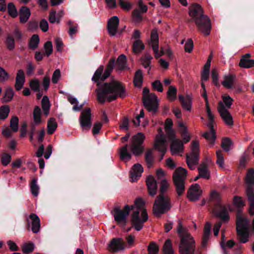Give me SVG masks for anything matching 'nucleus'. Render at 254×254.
Segmentation results:
<instances>
[{
  "mask_svg": "<svg viewBox=\"0 0 254 254\" xmlns=\"http://www.w3.org/2000/svg\"><path fill=\"white\" fill-rule=\"evenodd\" d=\"M119 24V19L117 16H114L109 19L107 24V29L110 36H114L116 35L117 33Z\"/></svg>",
  "mask_w": 254,
  "mask_h": 254,
  "instance_id": "nucleus-19",
  "label": "nucleus"
},
{
  "mask_svg": "<svg viewBox=\"0 0 254 254\" xmlns=\"http://www.w3.org/2000/svg\"><path fill=\"white\" fill-rule=\"evenodd\" d=\"M40 42V38L38 35L34 34L31 37L29 44L28 47L32 50H34L37 48L38 44Z\"/></svg>",
  "mask_w": 254,
  "mask_h": 254,
  "instance_id": "nucleus-39",
  "label": "nucleus"
},
{
  "mask_svg": "<svg viewBox=\"0 0 254 254\" xmlns=\"http://www.w3.org/2000/svg\"><path fill=\"white\" fill-rule=\"evenodd\" d=\"M187 175V170L181 167L177 168L173 173V182L178 197L182 195L185 192Z\"/></svg>",
  "mask_w": 254,
  "mask_h": 254,
  "instance_id": "nucleus-8",
  "label": "nucleus"
},
{
  "mask_svg": "<svg viewBox=\"0 0 254 254\" xmlns=\"http://www.w3.org/2000/svg\"><path fill=\"white\" fill-rule=\"evenodd\" d=\"M193 48V42L191 39H189L187 41L184 46L185 51L188 53H191Z\"/></svg>",
  "mask_w": 254,
  "mask_h": 254,
  "instance_id": "nucleus-64",
  "label": "nucleus"
},
{
  "mask_svg": "<svg viewBox=\"0 0 254 254\" xmlns=\"http://www.w3.org/2000/svg\"><path fill=\"white\" fill-rule=\"evenodd\" d=\"M232 144L231 140L229 138H224L221 142L222 148L226 152L230 150V147Z\"/></svg>",
  "mask_w": 254,
  "mask_h": 254,
  "instance_id": "nucleus-56",
  "label": "nucleus"
},
{
  "mask_svg": "<svg viewBox=\"0 0 254 254\" xmlns=\"http://www.w3.org/2000/svg\"><path fill=\"white\" fill-rule=\"evenodd\" d=\"M148 251L149 254H157L159 248L154 243H151L148 247Z\"/></svg>",
  "mask_w": 254,
  "mask_h": 254,
  "instance_id": "nucleus-61",
  "label": "nucleus"
},
{
  "mask_svg": "<svg viewBox=\"0 0 254 254\" xmlns=\"http://www.w3.org/2000/svg\"><path fill=\"white\" fill-rule=\"evenodd\" d=\"M178 99L181 102L182 107L184 109L190 111L191 108V99L190 96L187 95L185 97L183 95H179Z\"/></svg>",
  "mask_w": 254,
  "mask_h": 254,
  "instance_id": "nucleus-30",
  "label": "nucleus"
},
{
  "mask_svg": "<svg viewBox=\"0 0 254 254\" xmlns=\"http://www.w3.org/2000/svg\"><path fill=\"white\" fill-rule=\"evenodd\" d=\"M171 199L168 196L159 194L156 198L153 206V213L157 217L166 213L171 208Z\"/></svg>",
  "mask_w": 254,
  "mask_h": 254,
  "instance_id": "nucleus-7",
  "label": "nucleus"
},
{
  "mask_svg": "<svg viewBox=\"0 0 254 254\" xmlns=\"http://www.w3.org/2000/svg\"><path fill=\"white\" fill-rule=\"evenodd\" d=\"M19 119L17 116H13L10 121V127L13 132H16L18 129Z\"/></svg>",
  "mask_w": 254,
  "mask_h": 254,
  "instance_id": "nucleus-50",
  "label": "nucleus"
},
{
  "mask_svg": "<svg viewBox=\"0 0 254 254\" xmlns=\"http://www.w3.org/2000/svg\"><path fill=\"white\" fill-rule=\"evenodd\" d=\"M211 225L209 222H207L204 226L203 235L202 238L201 245L205 248L207 244L209 236L210 234Z\"/></svg>",
  "mask_w": 254,
  "mask_h": 254,
  "instance_id": "nucleus-31",
  "label": "nucleus"
},
{
  "mask_svg": "<svg viewBox=\"0 0 254 254\" xmlns=\"http://www.w3.org/2000/svg\"><path fill=\"white\" fill-rule=\"evenodd\" d=\"M191 152L190 155H189V159L193 163H198L199 160V143L197 141L193 140L191 143Z\"/></svg>",
  "mask_w": 254,
  "mask_h": 254,
  "instance_id": "nucleus-21",
  "label": "nucleus"
},
{
  "mask_svg": "<svg viewBox=\"0 0 254 254\" xmlns=\"http://www.w3.org/2000/svg\"><path fill=\"white\" fill-rule=\"evenodd\" d=\"M143 171L142 166L139 164H134L132 170L130 171V177L132 180V182L137 181L141 177V174Z\"/></svg>",
  "mask_w": 254,
  "mask_h": 254,
  "instance_id": "nucleus-24",
  "label": "nucleus"
},
{
  "mask_svg": "<svg viewBox=\"0 0 254 254\" xmlns=\"http://www.w3.org/2000/svg\"><path fill=\"white\" fill-rule=\"evenodd\" d=\"M152 57L149 54H145L143 58L141 59V64L145 68H147L150 66Z\"/></svg>",
  "mask_w": 254,
  "mask_h": 254,
  "instance_id": "nucleus-55",
  "label": "nucleus"
},
{
  "mask_svg": "<svg viewBox=\"0 0 254 254\" xmlns=\"http://www.w3.org/2000/svg\"><path fill=\"white\" fill-rule=\"evenodd\" d=\"M19 21L21 23H25L27 22L31 15L30 10L26 6H22L19 10Z\"/></svg>",
  "mask_w": 254,
  "mask_h": 254,
  "instance_id": "nucleus-25",
  "label": "nucleus"
},
{
  "mask_svg": "<svg viewBox=\"0 0 254 254\" xmlns=\"http://www.w3.org/2000/svg\"><path fill=\"white\" fill-rule=\"evenodd\" d=\"M199 176L206 179H209V174L207 170V166L205 163H202L198 169Z\"/></svg>",
  "mask_w": 254,
  "mask_h": 254,
  "instance_id": "nucleus-43",
  "label": "nucleus"
},
{
  "mask_svg": "<svg viewBox=\"0 0 254 254\" xmlns=\"http://www.w3.org/2000/svg\"><path fill=\"white\" fill-rule=\"evenodd\" d=\"M137 5L139 9L136 8L134 9L132 13L133 16L136 20L141 21L142 20V17L140 13H146L147 11L148 7L146 5L143 4L142 0H138Z\"/></svg>",
  "mask_w": 254,
  "mask_h": 254,
  "instance_id": "nucleus-20",
  "label": "nucleus"
},
{
  "mask_svg": "<svg viewBox=\"0 0 254 254\" xmlns=\"http://www.w3.org/2000/svg\"><path fill=\"white\" fill-rule=\"evenodd\" d=\"M154 148L161 153L159 161H161L166 152L165 142L163 139H157L154 144Z\"/></svg>",
  "mask_w": 254,
  "mask_h": 254,
  "instance_id": "nucleus-27",
  "label": "nucleus"
},
{
  "mask_svg": "<svg viewBox=\"0 0 254 254\" xmlns=\"http://www.w3.org/2000/svg\"><path fill=\"white\" fill-rule=\"evenodd\" d=\"M178 233L181 238L179 251L181 254H194L195 250V241L191 235L183 228L181 223L178 226Z\"/></svg>",
  "mask_w": 254,
  "mask_h": 254,
  "instance_id": "nucleus-3",
  "label": "nucleus"
},
{
  "mask_svg": "<svg viewBox=\"0 0 254 254\" xmlns=\"http://www.w3.org/2000/svg\"><path fill=\"white\" fill-rule=\"evenodd\" d=\"M34 249V245L33 243H27L23 245L22 247V252L24 254H28L32 253Z\"/></svg>",
  "mask_w": 254,
  "mask_h": 254,
  "instance_id": "nucleus-54",
  "label": "nucleus"
},
{
  "mask_svg": "<svg viewBox=\"0 0 254 254\" xmlns=\"http://www.w3.org/2000/svg\"><path fill=\"white\" fill-rule=\"evenodd\" d=\"M135 205L133 211L131 215V224L134 229L139 231L143 227V224L146 222L148 219V214L145 209H143L141 213L142 219H140V213L142 209L144 202L140 198H137L134 202Z\"/></svg>",
  "mask_w": 254,
  "mask_h": 254,
  "instance_id": "nucleus-4",
  "label": "nucleus"
},
{
  "mask_svg": "<svg viewBox=\"0 0 254 254\" xmlns=\"http://www.w3.org/2000/svg\"><path fill=\"white\" fill-rule=\"evenodd\" d=\"M115 65V59L113 58L109 61L103 74L104 67L101 65L95 71L92 77V80L96 83L98 86L96 92L97 100L101 104H104L106 100L109 102H111L118 97L124 98L126 96V87L121 82L117 81L104 82L103 84L100 82V81H104L109 77Z\"/></svg>",
  "mask_w": 254,
  "mask_h": 254,
  "instance_id": "nucleus-1",
  "label": "nucleus"
},
{
  "mask_svg": "<svg viewBox=\"0 0 254 254\" xmlns=\"http://www.w3.org/2000/svg\"><path fill=\"white\" fill-rule=\"evenodd\" d=\"M151 46L154 53L156 59L160 57L164 54L162 51V54H159V36L156 29H153L151 32Z\"/></svg>",
  "mask_w": 254,
  "mask_h": 254,
  "instance_id": "nucleus-15",
  "label": "nucleus"
},
{
  "mask_svg": "<svg viewBox=\"0 0 254 254\" xmlns=\"http://www.w3.org/2000/svg\"><path fill=\"white\" fill-rule=\"evenodd\" d=\"M67 100L69 102H70L71 104H75V105H74L72 108L74 111H79L80 110H81L83 107V104L80 105V106H78V101L77 100V99L72 96H67Z\"/></svg>",
  "mask_w": 254,
  "mask_h": 254,
  "instance_id": "nucleus-47",
  "label": "nucleus"
},
{
  "mask_svg": "<svg viewBox=\"0 0 254 254\" xmlns=\"http://www.w3.org/2000/svg\"><path fill=\"white\" fill-rule=\"evenodd\" d=\"M145 139L143 133L138 132L131 137L130 149L135 156L140 155L144 151V147L142 145Z\"/></svg>",
  "mask_w": 254,
  "mask_h": 254,
  "instance_id": "nucleus-11",
  "label": "nucleus"
},
{
  "mask_svg": "<svg viewBox=\"0 0 254 254\" xmlns=\"http://www.w3.org/2000/svg\"><path fill=\"white\" fill-rule=\"evenodd\" d=\"M163 254H174V250L172 248V244L170 239H167L163 246Z\"/></svg>",
  "mask_w": 254,
  "mask_h": 254,
  "instance_id": "nucleus-44",
  "label": "nucleus"
},
{
  "mask_svg": "<svg viewBox=\"0 0 254 254\" xmlns=\"http://www.w3.org/2000/svg\"><path fill=\"white\" fill-rule=\"evenodd\" d=\"M134 209L133 205H126L123 209L119 207H115L114 209V216L117 224L125 226L127 222V217L130 211Z\"/></svg>",
  "mask_w": 254,
  "mask_h": 254,
  "instance_id": "nucleus-10",
  "label": "nucleus"
},
{
  "mask_svg": "<svg viewBox=\"0 0 254 254\" xmlns=\"http://www.w3.org/2000/svg\"><path fill=\"white\" fill-rule=\"evenodd\" d=\"M145 49V45L140 40H136L132 44V52L138 54Z\"/></svg>",
  "mask_w": 254,
  "mask_h": 254,
  "instance_id": "nucleus-35",
  "label": "nucleus"
},
{
  "mask_svg": "<svg viewBox=\"0 0 254 254\" xmlns=\"http://www.w3.org/2000/svg\"><path fill=\"white\" fill-rule=\"evenodd\" d=\"M157 97L155 94H149V89L144 87L143 89L142 101L145 108L149 111L155 113L158 109Z\"/></svg>",
  "mask_w": 254,
  "mask_h": 254,
  "instance_id": "nucleus-9",
  "label": "nucleus"
},
{
  "mask_svg": "<svg viewBox=\"0 0 254 254\" xmlns=\"http://www.w3.org/2000/svg\"><path fill=\"white\" fill-rule=\"evenodd\" d=\"M233 203L238 208L244 207L245 205V203L242 197L240 196L235 195L233 197Z\"/></svg>",
  "mask_w": 254,
  "mask_h": 254,
  "instance_id": "nucleus-53",
  "label": "nucleus"
},
{
  "mask_svg": "<svg viewBox=\"0 0 254 254\" xmlns=\"http://www.w3.org/2000/svg\"><path fill=\"white\" fill-rule=\"evenodd\" d=\"M203 136L209 141L212 146L213 145L216 138V132L211 131L205 132L203 133Z\"/></svg>",
  "mask_w": 254,
  "mask_h": 254,
  "instance_id": "nucleus-45",
  "label": "nucleus"
},
{
  "mask_svg": "<svg viewBox=\"0 0 254 254\" xmlns=\"http://www.w3.org/2000/svg\"><path fill=\"white\" fill-rule=\"evenodd\" d=\"M218 111L226 124L228 126L233 125V121L232 116L221 101L218 103Z\"/></svg>",
  "mask_w": 254,
  "mask_h": 254,
  "instance_id": "nucleus-16",
  "label": "nucleus"
},
{
  "mask_svg": "<svg viewBox=\"0 0 254 254\" xmlns=\"http://www.w3.org/2000/svg\"><path fill=\"white\" fill-rule=\"evenodd\" d=\"M143 82V75L141 69L136 71L133 77V84L135 87H141Z\"/></svg>",
  "mask_w": 254,
  "mask_h": 254,
  "instance_id": "nucleus-34",
  "label": "nucleus"
},
{
  "mask_svg": "<svg viewBox=\"0 0 254 254\" xmlns=\"http://www.w3.org/2000/svg\"><path fill=\"white\" fill-rule=\"evenodd\" d=\"M236 223L237 239L240 243H247L250 238L249 219L239 211L236 215Z\"/></svg>",
  "mask_w": 254,
  "mask_h": 254,
  "instance_id": "nucleus-5",
  "label": "nucleus"
},
{
  "mask_svg": "<svg viewBox=\"0 0 254 254\" xmlns=\"http://www.w3.org/2000/svg\"><path fill=\"white\" fill-rule=\"evenodd\" d=\"M37 178L34 177L30 183V190L32 195L34 196H37L38 195L39 191V187L37 184Z\"/></svg>",
  "mask_w": 254,
  "mask_h": 254,
  "instance_id": "nucleus-38",
  "label": "nucleus"
},
{
  "mask_svg": "<svg viewBox=\"0 0 254 254\" xmlns=\"http://www.w3.org/2000/svg\"><path fill=\"white\" fill-rule=\"evenodd\" d=\"M183 142L180 139L173 140L170 145V151L172 155L182 153L184 151Z\"/></svg>",
  "mask_w": 254,
  "mask_h": 254,
  "instance_id": "nucleus-22",
  "label": "nucleus"
},
{
  "mask_svg": "<svg viewBox=\"0 0 254 254\" xmlns=\"http://www.w3.org/2000/svg\"><path fill=\"white\" fill-rule=\"evenodd\" d=\"M29 86L31 89L35 91H39L40 90V82L37 79H32L29 83Z\"/></svg>",
  "mask_w": 254,
  "mask_h": 254,
  "instance_id": "nucleus-59",
  "label": "nucleus"
},
{
  "mask_svg": "<svg viewBox=\"0 0 254 254\" xmlns=\"http://www.w3.org/2000/svg\"><path fill=\"white\" fill-rule=\"evenodd\" d=\"M241 67L249 68L254 67V60L241 59L239 64Z\"/></svg>",
  "mask_w": 254,
  "mask_h": 254,
  "instance_id": "nucleus-42",
  "label": "nucleus"
},
{
  "mask_svg": "<svg viewBox=\"0 0 254 254\" xmlns=\"http://www.w3.org/2000/svg\"><path fill=\"white\" fill-rule=\"evenodd\" d=\"M25 81V76L22 69H19L16 76L15 88L17 91H19L23 87Z\"/></svg>",
  "mask_w": 254,
  "mask_h": 254,
  "instance_id": "nucleus-26",
  "label": "nucleus"
},
{
  "mask_svg": "<svg viewBox=\"0 0 254 254\" xmlns=\"http://www.w3.org/2000/svg\"><path fill=\"white\" fill-rule=\"evenodd\" d=\"M189 15L194 21L198 29L205 36L210 33L211 29L209 18L203 14V10L199 4L192 3L189 7Z\"/></svg>",
  "mask_w": 254,
  "mask_h": 254,
  "instance_id": "nucleus-2",
  "label": "nucleus"
},
{
  "mask_svg": "<svg viewBox=\"0 0 254 254\" xmlns=\"http://www.w3.org/2000/svg\"><path fill=\"white\" fill-rule=\"evenodd\" d=\"M58 127V124L54 118H51L47 123V132L49 134H53Z\"/></svg>",
  "mask_w": 254,
  "mask_h": 254,
  "instance_id": "nucleus-36",
  "label": "nucleus"
},
{
  "mask_svg": "<svg viewBox=\"0 0 254 254\" xmlns=\"http://www.w3.org/2000/svg\"><path fill=\"white\" fill-rule=\"evenodd\" d=\"M14 95L13 90L11 87H7L6 89L5 92V95L4 98H6L5 100L6 102H8L10 101L13 98Z\"/></svg>",
  "mask_w": 254,
  "mask_h": 254,
  "instance_id": "nucleus-60",
  "label": "nucleus"
},
{
  "mask_svg": "<svg viewBox=\"0 0 254 254\" xmlns=\"http://www.w3.org/2000/svg\"><path fill=\"white\" fill-rule=\"evenodd\" d=\"M219 194L216 191H212L210 194V201L213 203L212 210L214 215L220 218L223 222H228L230 219L227 207L220 203Z\"/></svg>",
  "mask_w": 254,
  "mask_h": 254,
  "instance_id": "nucleus-6",
  "label": "nucleus"
},
{
  "mask_svg": "<svg viewBox=\"0 0 254 254\" xmlns=\"http://www.w3.org/2000/svg\"><path fill=\"white\" fill-rule=\"evenodd\" d=\"M128 144H126L119 149L120 157L123 161L129 160L131 159V154L127 151Z\"/></svg>",
  "mask_w": 254,
  "mask_h": 254,
  "instance_id": "nucleus-33",
  "label": "nucleus"
},
{
  "mask_svg": "<svg viewBox=\"0 0 254 254\" xmlns=\"http://www.w3.org/2000/svg\"><path fill=\"white\" fill-rule=\"evenodd\" d=\"M152 87L153 90L158 92H162L163 91V85L158 80H156L152 83Z\"/></svg>",
  "mask_w": 254,
  "mask_h": 254,
  "instance_id": "nucleus-62",
  "label": "nucleus"
},
{
  "mask_svg": "<svg viewBox=\"0 0 254 254\" xmlns=\"http://www.w3.org/2000/svg\"><path fill=\"white\" fill-rule=\"evenodd\" d=\"M177 88L173 86H170L167 92V97L169 100L172 102L176 99L177 97Z\"/></svg>",
  "mask_w": 254,
  "mask_h": 254,
  "instance_id": "nucleus-46",
  "label": "nucleus"
},
{
  "mask_svg": "<svg viewBox=\"0 0 254 254\" xmlns=\"http://www.w3.org/2000/svg\"><path fill=\"white\" fill-rule=\"evenodd\" d=\"M0 158L1 163L3 166H7L11 161V156L6 152H3L1 154Z\"/></svg>",
  "mask_w": 254,
  "mask_h": 254,
  "instance_id": "nucleus-48",
  "label": "nucleus"
},
{
  "mask_svg": "<svg viewBox=\"0 0 254 254\" xmlns=\"http://www.w3.org/2000/svg\"><path fill=\"white\" fill-rule=\"evenodd\" d=\"M146 183L149 194L154 196L156 194L157 190L156 181L152 176H149L146 179Z\"/></svg>",
  "mask_w": 254,
  "mask_h": 254,
  "instance_id": "nucleus-23",
  "label": "nucleus"
},
{
  "mask_svg": "<svg viewBox=\"0 0 254 254\" xmlns=\"http://www.w3.org/2000/svg\"><path fill=\"white\" fill-rule=\"evenodd\" d=\"M80 126L85 129L89 130L92 126L91 109H84L81 113L79 118Z\"/></svg>",
  "mask_w": 254,
  "mask_h": 254,
  "instance_id": "nucleus-13",
  "label": "nucleus"
},
{
  "mask_svg": "<svg viewBox=\"0 0 254 254\" xmlns=\"http://www.w3.org/2000/svg\"><path fill=\"white\" fill-rule=\"evenodd\" d=\"M246 193L249 192H254V169H250L248 171L246 177Z\"/></svg>",
  "mask_w": 254,
  "mask_h": 254,
  "instance_id": "nucleus-18",
  "label": "nucleus"
},
{
  "mask_svg": "<svg viewBox=\"0 0 254 254\" xmlns=\"http://www.w3.org/2000/svg\"><path fill=\"white\" fill-rule=\"evenodd\" d=\"M181 136L182 138V142L183 144L189 142L190 140V136L189 134L188 129L184 128L183 130L181 131Z\"/></svg>",
  "mask_w": 254,
  "mask_h": 254,
  "instance_id": "nucleus-58",
  "label": "nucleus"
},
{
  "mask_svg": "<svg viewBox=\"0 0 254 254\" xmlns=\"http://www.w3.org/2000/svg\"><path fill=\"white\" fill-rule=\"evenodd\" d=\"M13 35L15 38L11 34H7L4 41V44L6 48L10 51H13L15 48V40L20 41L22 37L21 31L17 28L14 29Z\"/></svg>",
  "mask_w": 254,
  "mask_h": 254,
  "instance_id": "nucleus-12",
  "label": "nucleus"
},
{
  "mask_svg": "<svg viewBox=\"0 0 254 254\" xmlns=\"http://www.w3.org/2000/svg\"><path fill=\"white\" fill-rule=\"evenodd\" d=\"M236 80L235 75L229 74L224 76V80L222 82V85L227 89H231Z\"/></svg>",
  "mask_w": 254,
  "mask_h": 254,
  "instance_id": "nucleus-28",
  "label": "nucleus"
},
{
  "mask_svg": "<svg viewBox=\"0 0 254 254\" xmlns=\"http://www.w3.org/2000/svg\"><path fill=\"white\" fill-rule=\"evenodd\" d=\"M44 48L45 51V54L47 57H49L53 52V44L51 41H47L44 45Z\"/></svg>",
  "mask_w": 254,
  "mask_h": 254,
  "instance_id": "nucleus-57",
  "label": "nucleus"
},
{
  "mask_svg": "<svg viewBox=\"0 0 254 254\" xmlns=\"http://www.w3.org/2000/svg\"><path fill=\"white\" fill-rule=\"evenodd\" d=\"M211 77L212 82L216 87H219L220 84L218 82V73L216 69H213L211 71Z\"/></svg>",
  "mask_w": 254,
  "mask_h": 254,
  "instance_id": "nucleus-63",
  "label": "nucleus"
},
{
  "mask_svg": "<svg viewBox=\"0 0 254 254\" xmlns=\"http://www.w3.org/2000/svg\"><path fill=\"white\" fill-rule=\"evenodd\" d=\"M10 112L8 105H3L0 107V119L5 120L7 118Z\"/></svg>",
  "mask_w": 254,
  "mask_h": 254,
  "instance_id": "nucleus-49",
  "label": "nucleus"
},
{
  "mask_svg": "<svg viewBox=\"0 0 254 254\" xmlns=\"http://www.w3.org/2000/svg\"><path fill=\"white\" fill-rule=\"evenodd\" d=\"M29 217L32 220L31 230L32 232L34 233H38L40 228V218L36 214L34 213H31Z\"/></svg>",
  "mask_w": 254,
  "mask_h": 254,
  "instance_id": "nucleus-29",
  "label": "nucleus"
},
{
  "mask_svg": "<svg viewBox=\"0 0 254 254\" xmlns=\"http://www.w3.org/2000/svg\"><path fill=\"white\" fill-rule=\"evenodd\" d=\"M202 190L197 184L192 185L188 191V197L191 201L198 200L201 195Z\"/></svg>",
  "mask_w": 254,
  "mask_h": 254,
  "instance_id": "nucleus-17",
  "label": "nucleus"
},
{
  "mask_svg": "<svg viewBox=\"0 0 254 254\" xmlns=\"http://www.w3.org/2000/svg\"><path fill=\"white\" fill-rule=\"evenodd\" d=\"M127 57L124 54H121L118 58L116 61L117 68L120 70H123L127 68Z\"/></svg>",
  "mask_w": 254,
  "mask_h": 254,
  "instance_id": "nucleus-32",
  "label": "nucleus"
},
{
  "mask_svg": "<svg viewBox=\"0 0 254 254\" xmlns=\"http://www.w3.org/2000/svg\"><path fill=\"white\" fill-rule=\"evenodd\" d=\"M145 160L148 168L151 167L153 164L154 158L152 155V152L151 150H148L145 155Z\"/></svg>",
  "mask_w": 254,
  "mask_h": 254,
  "instance_id": "nucleus-52",
  "label": "nucleus"
},
{
  "mask_svg": "<svg viewBox=\"0 0 254 254\" xmlns=\"http://www.w3.org/2000/svg\"><path fill=\"white\" fill-rule=\"evenodd\" d=\"M42 108L43 110L44 114L45 116H47L49 113V110L50 109V103L49 98L47 96H44L41 101Z\"/></svg>",
  "mask_w": 254,
  "mask_h": 254,
  "instance_id": "nucleus-40",
  "label": "nucleus"
},
{
  "mask_svg": "<svg viewBox=\"0 0 254 254\" xmlns=\"http://www.w3.org/2000/svg\"><path fill=\"white\" fill-rule=\"evenodd\" d=\"M33 117L35 122L39 124L41 122V110L39 106H36L33 111Z\"/></svg>",
  "mask_w": 254,
  "mask_h": 254,
  "instance_id": "nucleus-51",
  "label": "nucleus"
},
{
  "mask_svg": "<svg viewBox=\"0 0 254 254\" xmlns=\"http://www.w3.org/2000/svg\"><path fill=\"white\" fill-rule=\"evenodd\" d=\"M246 194L249 201V213L251 216L254 215V192L250 191Z\"/></svg>",
  "mask_w": 254,
  "mask_h": 254,
  "instance_id": "nucleus-37",
  "label": "nucleus"
},
{
  "mask_svg": "<svg viewBox=\"0 0 254 254\" xmlns=\"http://www.w3.org/2000/svg\"><path fill=\"white\" fill-rule=\"evenodd\" d=\"M125 243L122 238H113L108 244V250L112 253H118L125 249Z\"/></svg>",
  "mask_w": 254,
  "mask_h": 254,
  "instance_id": "nucleus-14",
  "label": "nucleus"
},
{
  "mask_svg": "<svg viewBox=\"0 0 254 254\" xmlns=\"http://www.w3.org/2000/svg\"><path fill=\"white\" fill-rule=\"evenodd\" d=\"M7 9L8 15L12 18H14L18 16V11L15 5L13 2H11L8 3Z\"/></svg>",
  "mask_w": 254,
  "mask_h": 254,
  "instance_id": "nucleus-41",
  "label": "nucleus"
}]
</instances>
